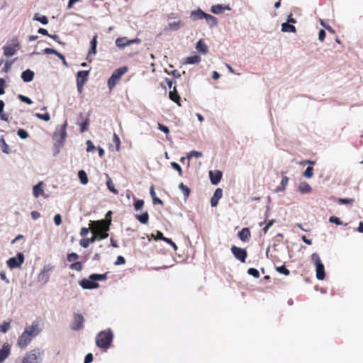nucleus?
I'll list each match as a JSON object with an SVG mask.
<instances>
[{
	"mask_svg": "<svg viewBox=\"0 0 363 363\" xmlns=\"http://www.w3.org/2000/svg\"><path fill=\"white\" fill-rule=\"evenodd\" d=\"M42 330L39 320H34L32 324L27 326L25 330L19 336L17 345L21 349H25L30 343L32 339L37 336Z\"/></svg>",
	"mask_w": 363,
	"mask_h": 363,
	"instance_id": "1",
	"label": "nucleus"
},
{
	"mask_svg": "<svg viewBox=\"0 0 363 363\" xmlns=\"http://www.w3.org/2000/svg\"><path fill=\"white\" fill-rule=\"evenodd\" d=\"M113 338V334L111 329H107L99 333L96 337V345L98 347L108 349Z\"/></svg>",
	"mask_w": 363,
	"mask_h": 363,
	"instance_id": "2",
	"label": "nucleus"
},
{
	"mask_svg": "<svg viewBox=\"0 0 363 363\" xmlns=\"http://www.w3.org/2000/svg\"><path fill=\"white\" fill-rule=\"evenodd\" d=\"M311 261L315 266L316 278L318 280H323L325 277V267L319 255L316 252L313 253L311 255Z\"/></svg>",
	"mask_w": 363,
	"mask_h": 363,
	"instance_id": "3",
	"label": "nucleus"
},
{
	"mask_svg": "<svg viewBox=\"0 0 363 363\" xmlns=\"http://www.w3.org/2000/svg\"><path fill=\"white\" fill-rule=\"evenodd\" d=\"M111 223V219H103L96 221H90V229L91 233H93L94 231L96 233L98 232L108 231Z\"/></svg>",
	"mask_w": 363,
	"mask_h": 363,
	"instance_id": "4",
	"label": "nucleus"
},
{
	"mask_svg": "<svg viewBox=\"0 0 363 363\" xmlns=\"http://www.w3.org/2000/svg\"><path fill=\"white\" fill-rule=\"evenodd\" d=\"M126 67H120L116 69L108 79L107 85L110 90L113 89L116 84L121 80V77L127 72Z\"/></svg>",
	"mask_w": 363,
	"mask_h": 363,
	"instance_id": "5",
	"label": "nucleus"
},
{
	"mask_svg": "<svg viewBox=\"0 0 363 363\" xmlns=\"http://www.w3.org/2000/svg\"><path fill=\"white\" fill-rule=\"evenodd\" d=\"M20 44L17 38H13L11 43H7L3 47L4 55L6 57H11L16 54L19 49Z\"/></svg>",
	"mask_w": 363,
	"mask_h": 363,
	"instance_id": "6",
	"label": "nucleus"
},
{
	"mask_svg": "<svg viewBox=\"0 0 363 363\" xmlns=\"http://www.w3.org/2000/svg\"><path fill=\"white\" fill-rule=\"evenodd\" d=\"M40 352L38 349H34L28 352L23 358L21 363H39Z\"/></svg>",
	"mask_w": 363,
	"mask_h": 363,
	"instance_id": "7",
	"label": "nucleus"
},
{
	"mask_svg": "<svg viewBox=\"0 0 363 363\" xmlns=\"http://www.w3.org/2000/svg\"><path fill=\"white\" fill-rule=\"evenodd\" d=\"M85 319L82 314L74 313L73 320L70 325L72 330H79L84 328V323Z\"/></svg>",
	"mask_w": 363,
	"mask_h": 363,
	"instance_id": "8",
	"label": "nucleus"
},
{
	"mask_svg": "<svg viewBox=\"0 0 363 363\" xmlns=\"http://www.w3.org/2000/svg\"><path fill=\"white\" fill-rule=\"evenodd\" d=\"M231 252L237 259L242 263L245 262L246 258L247 257V252L246 250L233 245L231 247Z\"/></svg>",
	"mask_w": 363,
	"mask_h": 363,
	"instance_id": "9",
	"label": "nucleus"
},
{
	"mask_svg": "<svg viewBox=\"0 0 363 363\" xmlns=\"http://www.w3.org/2000/svg\"><path fill=\"white\" fill-rule=\"evenodd\" d=\"M53 269V267L50 264L45 265L38 274V281L42 284H45L48 282L50 279L49 272Z\"/></svg>",
	"mask_w": 363,
	"mask_h": 363,
	"instance_id": "10",
	"label": "nucleus"
},
{
	"mask_svg": "<svg viewBox=\"0 0 363 363\" xmlns=\"http://www.w3.org/2000/svg\"><path fill=\"white\" fill-rule=\"evenodd\" d=\"M24 262V256L22 253L17 254L16 257H11L7 260V265L11 268L20 267Z\"/></svg>",
	"mask_w": 363,
	"mask_h": 363,
	"instance_id": "11",
	"label": "nucleus"
},
{
	"mask_svg": "<svg viewBox=\"0 0 363 363\" xmlns=\"http://www.w3.org/2000/svg\"><path fill=\"white\" fill-rule=\"evenodd\" d=\"M140 40L138 38L128 40L126 37L118 38L116 40V45L119 48H123L125 46L130 45L134 43H138Z\"/></svg>",
	"mask_w": 363,
	"mask_h": 363,
	"instance_id": "12",
	"label": "nucleus"
},
{
	"mask_svg": "<svg viewBox=\"0 0 363 363\" xmlns=\"http://www.w3.org/2000/svg\"><path fill=\"white\" fill-rule=\"evenodd\" d=\"M80 286L84 289H97L99 286V284L96 282L94 280L89 279H83L79 282Z\"/></svg>",
	"mask_w": 363,
	"mask_h": 363,
	"instance_id": "13",
	"label": "nucleus"
},
{
	"mask_svg": "<svg viewBox=\"0 0 363 363\" xmlns=\"http://www.w3.org/2000/svg\"><path fill=\"white\" fill-rule=\"evenodd\" d=\"M11 353V346L6 343L4 344L0 350V363L3 362L9 356Z\"/></svg>",
	"mask_w": 363,
	"mask_h": 363,
	"instance_id": "14",
	"label": "nucleus"
},
{
	"mask_svg": "<svg viewBox=\"0 0 363 363\" xmlns=\"http://www.w3.org/2000/svg\"><path fill=\"white\" fill-rule=\"evenodd\" d=\"M209 177H210L211 182L213 184L216 185L220 182V181L222 178V172L219 170H217L215 172L210 171L209 172Z\"/></svg>",
	"mask_w": 363,
	"mask_h": 363,
	"instance_id": "15",
	"label": "nucleus"
},
{
	"mask_svg": "<svg viewBox=\"0 0 363 363\" xmlns=\"http://www.w3.org/2000/svg\"><path fill=\"white\" fill-rule=\"evenodd\" d=\"M206 13L203 12L201 9H198L196 11H193L191 12L190 18L196 21L201 19L206 18Z\"/></svg>",
	"mask_w": 363,
	"mask_h": 363,
	"instance_id": "16",
	"label": "nucleus"
},
{
	"mask_svg": "<svg viewBox=\"0 0 363 363\" xmlns=\"http://www.w3.org/2000/svg\"><path fill=\"white\" fill-rule=\"evenodd\" d=\"M223 196V190L220 188H218L214 194L213 196L211 197V204L213 207L216 206L218 205L219 199Z\"/></svg>",
	"mask_w": 363,
	"mask_h": 363,
	"instance_id": "17",
	"label": "nucleus"
},
{
	"mask_svg": "<svg viewBox=\"0 0 363 363\" xmlns=\"http://www.w3.org/2000/svg\"><path fill=\"white\" fill-rule=\"evenodd\" d=\"M89 71H79L77 74V83L85 84L88 81Z\"/></svg>",
	"mask_w": 363,
	"mask_h": 363,
	"instance_id": "18",
	"label": "nucleus"
},
{
	"mask_svg": "<svg viewBox=\"0 0 363 363\" xmlns=\"http://www.w3.org/2000/svg\"><path fill=\"white\" fill-rule=\"evenodd\" d=\"M33 194L34 197L38 198L40 196L43 195V182H40L35 186H33Z\"/></svg>",
	"mask_w": 363,
	"mask_h": 363,
	"instance_id": "19",
	"label": "nucleus"
},
{
	"mask_svg": "<svg viewBox=\"0 0 363 363\" xmlns=\"http://www.w3.org/2000/svg\"><path fill=\"white\" fill-rule=\"evenodd\" d=\"M238 237L243 242L248 241L251 237V233L249 228H242V230L238 233Z\"/></svg>",
	"mask_w": 363,
	"mask_h": 363,
	"instance_id": "20",
	"label": "nucleus"
},
{
	"mask_svg": "<svg viewBox=\"0 0 363 363\" xmlns=\"http://www.w3.org/2000/svg\"><path fill=\"white\" fill-rule=\"evenodd\" d=\"M34 72L30 69H27L21 73V78L25 82H30L33 79Z\"/></svg>",
	"mask_w": 363,
	"mask_h": 363,
	"instance_id": "21",
	"label": "nucleus"
},
{
	"mask_svg": "<svg viewBox=\"0 0 363 363\" xmlns=\"http://www.w3.org/2000/svg\"><path fill=\"white\" fill-rule=\"evenodd\" d=\"M96 240H97V238L96 235L94 236V235L92 234V236L90 238H82V240H80L79 241V245L84 247V248H86L89 247V244L90 243H93Z\"/></svg>",
	"mask_w": 363,
	"mask_h": 363,
	"instance_id": "22",
	"label": "nucleus"
},
{
	"mask_svg": "<svg viewBox=\"0 0 363 363\" xmlns=\"http://www.w3.org/2000/svg\"><path fill=\"white\" fill-rule=\"evenodd\" d=\"M169 96L172 101L177 103L179 106H181V98L177 91L176 86H174L173 90L169 92Z\"/></svg>",
	"mask_w": 363,
	"mask_h": 363,
	"instance_id": "23",
	"label": "nucleus"
},
{
	"mask_svg": "<svg viewBox=\"0 0 363 363\" xmlns=\"http://www.w3.org/2000/svg\"><path fill=\"white\" fill-rule=\"evenodd\" d=\"M298 190L301 194H308L311 192L312 188L308 183L303 182L300 183Z\"/></svg>",
	"mask_w": 363,
	"mask_h": 363,
	"instance_id": "24",
	"label": "nucleus"
},
{
	"mask_svg": "<svg viewBox=\"0 0 363 363\" xmlns=\"http://www.w3.org/2000/svg\"><path fill=\"white\" fill-rule=\"evenodd\" d=\"M196 50L203 53L206 54L208 52V47L202 39H200L196 46Z\"/></svg>",
	"mask_w": 363,
	"mask_h": 363,
	"instance_id": "25",
	"label": "nucleus"
},
{
	"mask_svg": "<svg viewBox=\"0 0 363 363\" xmlns=\"http://www.w3.org/2000/svg\"><path fill=\"white\" fill-rule=\"evenodd\" d=\"M201 57L197 55H194L193 56L187 57L185 59V64H198L201 62Z\"/></svg>",
	"mask_w": 363,
	"mask_h": 363,
	"instance_id": "26",
	"label": "nucleus"
},
{
	"mask_svg": "<svg viewBox=\"0 0 363 363\" xmlns=\"http://www.w3.org/2000/svg\"><path fill=\"white\" fill-rule=\"evenodd\" d=\"M205 19L211 28L215 27L218 24L217 18L211 14L207 13Z\"/></svg>",
	"mask_w": 363,
	"mask_h": 363,
	"instance_id": "27",
	"label": "nucleus"
},
{
	"mask_svg": "<svg viewBox=\"0 0 363 363\" xmlns=\"http://www.w3.org/2000/svg\"><path fill=\"white\" fill-rule=\"evenodd\" d=\"M183 23L182 21H178L177 22L170 23L168 24L167 27L166 28V30H177L181 27L183 26Z\"/></svg>",
	"mask_w": 363,
	"mask_h": 363,
	"instance_id": "28",
	"label": "nucleus"
},
{
	"mask_svg": "<svg viewBox=\"0 0 363 363\" xmlns=\"http://www.w3.org/2000/svg\"><path fill=\"white\" fill-rule=\"evenodd\" d=\"M281 30L283 32H291V33L296 32V27L293 25H291L289 23H283L281 24Z\"/></svg>",
	"mask_w": 363,
	"mask_h": 363,
	"instance_id": "29",
	"label": "nucleus"
},
{
	"mask_svg": "<svg viewBox=\"0 0 363 363\" xmlns=\"http://www.w3.org/2000/svg\"><path fill=\"white\" fill-rule=\"evenodd\" d=\"M97 35H95L90 43L91 44V48L89 51V55H95L96 53V45H97Z\"/></svg>",
	"mask_w": 363,
	"mask_h": 363,
	"instance_id": "30",
	"label": "nucleus"
},
{
	"mask_svg": "<svg viewBox=\"0 0 363 363\" xmlns=\"http://www.w3.org/2000/svg\"><path fill=\"white\" fill-rule=\"evenodd\" d=\"M137 220L143 224H147L149 220V214L147 212L143 213L140 215H136Z\"/></svg>",
	"mask_w": 363,
	"mask_h": 363,
	"instance_id": "31",
	"label": "nucleus"
},
{
	"mask_svg": "<svg viewBox=\"0 0 363 363\" xmlns=\"http://www.w3.org/2000/svg\"><path fill=\"white\" fill-rule=\"evenodd\" d=\"M78 177L80 180V182L84 185L86 184L89 182L86 173L84 170H79L78 172Z\"/></svg>",
	"mask_w": 363,
	"mask_h": 363,
	"instance_id": "32",
	"label": "nucleus"
},
{
	"mask_svg": "<svg viewBox=\"0 0 363 363\" xmlns=\"http://www.w3.org/2000/svg\"><path fill=\"white\" fill-rule=\"evenodd\" d=\"M33 20L37 21L43 23V25H46L48 23V19L45 16H41L38 13H35L33 16Z\"/></svg>",
	"mask_w": 363,
	"mask_h": 363,
	"instance_id": "33",
	"label": "nucleus"
},
{
	"mask_svg": "<svg viewBox=\"0 0 363 363\" xmlns=\"http://www.w3.org/2000/svg\"><path fill=\"white\" fill-rule=\"evenodd\" d=\"M90 279L96 281H104L107 279V276L106 274H92L89 276Z\"/></svg>",
	"mask_w": 363,
	"mask_h": 363,
	"instance_id": "34",
	"label": "nucleus"
},
{
	"mask_svg": "<svg viewBox=\"0 0 363 363\" xmlns=\"http://www.w3.org/2000/svg\"><path fill=\"white\" fill-rule=\"evenodd\" d=\"M179 188L183 192L184 198L187 199L190 194V189L187 186L184 185L183 183L179 184Z\"/></svg>",
	"mask_w": 363,
	"mask_h": 363,
	"instance_id": "35",
	"label": "nucleus"
},
{
	"mask_svg": "<svg viewBox=\"0 0 363 363\" xmlns=\"http://www.w3.org/2000/svg\"><path fill=\"white\" fill-rule=\"evenodd\" d=\"M225 9L223 7L222 5L217 4L212 6L211 8V11L215 14H219L224 11Z\"/></svg>",
	"mask_w": 363,
	"mask_h": 363,
	"instance_id": "36",
	"label": "nucleus"
},
{
	"mask_svg": "<svg viewBox=\"0 0 363 363\" xmlns=\"http://www.w3.org/2000/svg\"><path fill=\"white\" fill-rule=\"evenodd\" d=\"M0 142L1 143V150L2 151L6 153V154H9L10 153V148H9V146L6 144V141H5V139L4 138V136H1V138H0Z\"/></svg>",
	"mask_w": 363,
	"mask_h": 363,
	"instance_id": "37",
	"label": "nucleus"
},
{
	"mask_svg": "<svg viewBox=\"0 0 363 363\" xmlns=\"http://www.w3.org/2000/svg\"><path fill=\"white\" fill-rule=\"evenodd\" d=\"M66 127H67V123H65L64 125H62L60 127L59 134L60 136L61 141H64L67 137Z\"/></svg>",
	"mask_w": 363,
	"mask_h": 363,
	"instance_id": "38",
	"label": "nucleus"
},
{
	"mask_svg": "<svg viewBox=\"0 0 363 363\" xmlns=\"http://www.w3.org/2000/svg\"><path fill=\"white\" fill-rule=\"evenodd\" d=\"M69 268L72 270H75L77 272H80L83 269V266L82 262H75L70 264Z\"/></svg>",
	"mask_w": 363,
	"mask_h": 363,
	"instance_id": "39",
	"label": "nucleus"
},
{
	"mask_svg": "<svg viewBox=\"0 0 363 363\" xmlns=\"http://www.w3.org/2000/svg\"><path fill=\"white\" fill-rule=\"evenodd\" d=\"M108 231H104V232H98L96 233V232H93L94 236L96 235L97 238V240H104L108 237V234L107 233Z\"/></svg>",
	"mask_w": 363,
	"mask_h": 363,
	"instance_id": "40",
	"label": "nucleus"
},
{
	"mask_svg": "<svg viewBox=\"0 0 363 363\" xmlns=\"http://www.w3.org/2000/svg\"><path fill=\"white\" fill-rule=\"evenodd\" d=\"M276 270L279 273L284 274L286 276H289L290 274V271L284 265L277 267Z\"/></svg>",
	"mask_w": 363,
	"mask_h": 363,
	"instance_id": "41",
	"label": "nucleus"
},
{
	"mask_svg": "<svg viewBox=\"0 0 363 363\" xmlns=\"http://www.w3.org/2000/svg\"><path fill=\"white\" fill-rule=\"evenodd\" d=\"M35 116L38 118H39L40 120H43L45 121H48L50 119V116L49 113H48V112H46V113H45L43 114L40 113H36L35 114Z\"/></svg>",
	"mask_w": 363,
	"mask_h": 363,
	"instance_id": "42",
	"label": "nucleus"
},
{
	"mask_svg": "<svg viewBox=\"0 0 363 363\" xmlns=\"http://www.w3.org/2000/svg\"><path fill=\"white\" fill-rule=\"evenodd\" d=\"M106 185H107V187L108 189L113 194H118V191L115 189L114 187V185H113V183L111 180V178H108L107 182H106Z\"/></svg>",
	"mask_w": 363,
	"mask_h": 363,
	"instance_id": "43",
	"label": "nucleus"
},
{
	"mask_svg": "<svg viewBox=\"0 0 363 363\" xmlns=\"http://www.w3.org/2000/svg\"><path fill=\"white\" fill-rule=\"evenodd\" d=\"M144 206V201L142 199L135 200L134 203V208L135 211H140Z\"/></svg>",
	"mask_w": 363,
	"mask_h": 363,
	"instance_id": "44",
	"label": "nucleus"
},
{
	"mask_svg": "<svg viewBox=\"0 0 363 363\" xmlns=\"http://www.w3.org/2000/svg\"><path fill=\"white\" fill-rule=\"evenodd\" d=\"M113 143L116 145V151H119L120 148H121V140H120V138H119V137L118 136V135L116 133L113 134Z\"/></svg>",
	"mask_w": 363,
	"mask_h": 363,
	"instance_id": "45",
	"label": "nucleus"
},
{
	"mask_svg": "<svg viewBox=\"0 0 363 363\" xmlns=\"http://www.w3.org/2000/svg\"><path fill=\"white\" fill-rule=\"evenodd\" d=\"M171 166H172V167L174 169H175V170H177V171L178 172L179 175L180 177H182V176H183V171H182V169L181 166H180L179 164H177V162H171Z\"/></svg>",
	"mask_w": 363,
	"mask_h": 363,
	"instance_id": "46",
	"label": "nucleus"
},
{
	"mask_svg": "<svg viewBox=\"0 0 363 363\" xmlns=\"http://www.w3.org/2000/svg\"><path fill=\"white\" fill-rule=\"evenodd\" d=\"M288 182H289V178L286 176L283 177L281 179V188L279 187L277 189V191H284L285 189L286 185L288 184Z\"/></svg>",
	"mask_w": 363,
	"mask_h": 363,
	"instance_id": "47",
	"label": "nucleus"
},
{
	"mask_svg": "<svg viewBox=\"0 0 363 363\" xmlns=\"http://www.w3.org/2000/svg\"><path fill=\"white\" fill-rule=\"evenodd\" d=\"M303 175L306 178H311L313 176V168L308 167L303 173Z\"/></svg>",
	"mask_w": 363,
	"mask_h": 363,
	"instance_id": "48",
	"label": "nucleus"
},
{
	"mask_svg": "<svg viewBox=\"0 0 363 363\" xmlns=\"http://www.w3.org/2000/svg\"><path fill=\"white\" fill-rule=\"evenodd\" d=\"M354 202V199H342L340 198L337 199V203L339 204H352Z\"/></svg>",
	"mask_w": 363,
	"mask_h": 363,
	"instance_id": "49",
	"label": "nucleus"
},
{
	"mask_svg": "<svg viewBox=\"0 0 363 363\" xmlns=\"http://www.w3.org/2000/svg\"><path fill=\"white\" fill-rule=\"evenodd\" d=\"M89 118H87L82 124H81V128L80 131L81 133H84L89 129Z\"/></svg>",
	"mask_w": 363,
	"mask_h": 363,
	"instance_id": "50",
	"label": "nucleus"
},
{
	"mask_svg": "<svg viewBox=\"0 0 363 363\" xmlns=\"http://www.w3.org/2000/svg\"><path fill=\"white\" fill-rule=\"evenodd\" d=\"M17 135L21 138V139H26L28 137V132L22 128H20L17 131Z\"/></svg>",
	"mask_w": 363,
	"mask_h": 363,
	"instance_id": "51",
	"label": "nucleus"
},
{
	"mask_svg": "<svg viewBox=\"0 0 363 363\" xmlns=\"http://www.w3.org/2000/svg\"><path fill=\"white\" fill-rule=\"evenodd\" d=\"M10 328L9 322H4L0 325V331L3 333H6Z\"/></svg>",
	"mask_w": 363,
	"mask_h": 363,
	"instance_id": "52",
	"label": "nucleus"
},
{
	"mask_svg": "<svg viewBox=\"0 0 363 363\" xmlns=\"http://www.w3.org/2000/svg\"><path fill=\"white\" fill-rule=\"evenodd\" d=\"M247 273L254 277L255 278H259V271L255 268H249L247 270Z\"/></svg>",
	"mask_w": 363,
	"mask_h": 363,
	"instance_id": "53",
	"label": "nucleus"
},
{
	"mask_svg": "<svg viewBox=\"0 0 363 363\" xmlns=\"http://www.w3.org/2000/svg\"><path fill=\"white\" fill-rule=\"evenodd\" d=\"M203 154L201 152H199V151H196V150H192L189 152V154L188 155L187 157L188 158H191V157H196V158H199V157H202Z\"/></svg>",
	"mask_w": 363,
	"mask_h": 363,
	"instance_id": "54",
	"label": "nucleus"
},
{
	"mask_svg": "<svg viewBox=\"0 0 363 363\" xmlns=\"http://www.w3.org/2000/svg\"><path fill=\"white\" fill-rule=\"evenodd\" d=\"M68 262H74L79 259V255L75 252H72L67 255Z\"/></svg>",
	"mask_w": 363,
	"mask_h": 363,
	"instance_id": "55",
	"label": "nucleus"
},
{
	"mask_svg": "<svg viewBox=\"0 0 363 363\" xmlns=\"http://www.w3.org/2000/svg\"><path fill=\"white\" fill-rule=\"evenodd\" d=\"M18 97L22 102L26 103L27 104L30 105L33 103L32 100L26 96L19 94Z\"/></svg>",
	"mask_w": 363,
	"mask_h": 363,
	"instance_id": "56",
	"label": "nucleus"
},
{
	"mask_svg": "<svg viewBox=\"0 0 363 363\" xmlns=\"http://www.w3.org/2000/svg\"><path fill=\"white\" fill-rule=\"evenodd\" d=\"M151 237L154 238L155 240H162L164 238L163 233L159 230L156 231V235H155L153 233L151 234Z\"/></svg>",
	"mask_w": 363,
	"mask_h": 363,
	"instance_id": "57",
	"label": "nucleus"
},
{
	"mask_svg": "<svg viewBox=\"0 0 363 363\" xmlns=\"http://www.w3.org/2000/svg\"><path fill=\"white\" fill-rule=\"evenodd\" d=\"M86 144L87 152H93L96 149L95 146L94 145L93 143L91 140H87Z\"/></svg>",
	"mask_w": 363,
	"mask_h": 363,
	"instance_id": "58",
	"label": "nucleus"
},
{
	"mask_svg": "<svg viewBox=\"0 0 363 363\" xmlns=\"http://www.w3.org/2000/svg\"><path fill=\"white\" fill-rule=\"evenodd\" d=\"M157 128H158V129H159L160 130H161V131L164 132V133H166V134L169 133V128H168L167 126H166V125H164L162 124V123H158V125H157Z\"/></svg>",
	"mask_w": 363,
	"mask_h": 363,
	"instance_id": "59",
	"label": "nucleus"
},
{
	"mask_svg": "<svg viewBox=\"0 0 363 363\" xmlns=\"http://www.w3.org/2000/svg\"><path fill=\"white\" fill-rule=\"evenodd\" d=\"M329 221L333 223H335L336 225H342V223L340 219L336 216H330L329 218Z\"/></svg>",
	"mask_w": 363,
	"mask_h": 363,
	"instance_id": "60",
	"label": "nucleus"
},
{
	"mask_svg": "<svg viewBox=\"0 0 363 363\" xmlns=\"http://www.w3.org/2000/svg\"><path fill=\"white\" fill-rule=\"evenodd\" d=\"M6 86V81L3 78H0V95L4 94V88Z\"/></svg>",
	"mask_w": 363,
	"mask_h": 363,
	"instance_id": "61",
	"label": "nucleus"
},
{
	"mask_svg": "<svg viewBox=\"0 0 363 363\" xmlns=\"http://www.w3.org/2000/svg\"><path fill=\"white\" fill-rule=\"evenodd\" d=\"M91 230L90 229V226L89 228H85V227H83L81 228V230H80V235L83 238H84L88 233Z\"/></svg>",
	"mask_w": 363,
	"mask_h": 363,
	"instance_id": "62",
	"label": "nucleus"
},
{
	"mask_svg": "<svg viewBox=\"0 0 363 363\" xmlns=\"http://www.w3.org/2000/svg\"><path fill=\"white\" fill-rule=\"evenodd\" d=\"M54 223L56 225H60L62 223V217L60 214H56L54 216Z\"/></svg>",
	"mask_w": 363,
	"mask_h": 363,
	"instance_id": "63",
	"label": "nucleus"
},
{
	"mask_svg": "<svg viewBox=\"0 0 363 363\" xmlns=\"http://www.w3.org/2000/svg\"><path fill=\"white\" fill-rule=\"evenodd\" d=\"M125 263V259L123 256H118L116 261L115 262L116 265L124 264Z\"/></svg>",
	"mask_w": 363,
	"mask_h": 363,
	"instance_id": "64",
	"label": "nucleus"
}]
</instances>
